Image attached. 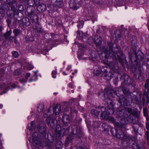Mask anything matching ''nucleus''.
Wrapping results in <instances>:
<instances>
[{
  "instance_id": "nucleus-1",
  "label": "nucleus",
  "mask_w": 149,
  "mask_h": 149,
  "mask_svg": "<svg viewBox=\"0 0 149 149\" xmlns=\"http://www.w3.org/2000/svg\"><path fill=\"white\" fill-rule=\"evenodd\" d=\"M109 47V50L107 49L105 47L102 48V52H104L105 54V57L108 59L110 58L113 59V61L111 63L112 66L114 67L117 64V62L116 58V54L113 50V44L112 42H109L108 43Z\"/></svg>"
},
{
  "instance_id": "nucleus-2",
  "label": "nucleus",
  "mask_w": 149,
  "mask_h": 149,
  "mask_svg": "<svg viewBox=\"0 0 149 149\" xmlns=\"http://www.w3.org/2000/svg\"><path fill=\"white\" fill-rule=\"evenodd\" d=\"M71 129V133L67 136L66 140V141L67 143L72 142L74 139L77 138H79L82 135L81 129L78 127L77 125H72Z\"/></svg>"
},
{
  "instance_id": "nucleus-3",
  "label": "nucleus",
  "mask_w": 149,
  "mask_h": 149,
  "mask_svg": "<svg viewBox=\"0 0 149 149\" xmlns=\"http://www.w3.org/2000/svg\"><path fill=\"white\" fill-rule=\"evenodd\" d=\"M35 8L33 7L31 12L29 13L28 16L32 22V24L33 27L37 30L38 32L41 33L42 31L41 26L39 21V17L35 14Z\"/></svg>"
},
{
  "instance_id": "nucleus-4",
  "label": "nucleus",
  "mask_w": 149,
  "mask_h": 149,
  "mask_svg": "<svg viewBox=\"0 0 149 149\" xmlns=\"http://www.w3.org/2000/svg\"><path fill=\"white\" fill-rule=\"evenodd\" d=\"M8 3L11 8V10L7 11V13L9 17H13L18 15L19 13L17 10L18 4L16 0H7Z\"/></svg>"
},
{
  "instance_id": "nucleus-5",
  "label": "nucleus",
  "mask_w": 149,
  "mask_h": 149,
  "mask_svg": "<svg viewBox=\"0 0 149 149\" xmlns=\"http://www.w3.org/2000/svg\"><path fill=\"white\" fill-rule=\"evenodd\" d=\"M101 117L102 119L107 120L112 123L115 126H120L119 123L116 122V120L113 118L109 116V114L107 112L103 111L101 113Z\"/></svg>"
},
{
  "instance_id": "nucleus-6",
  "label": "nucleus",
  "mask_w": 149,
  "mask_h": 149,
  "mask_svg": "<svg viewBox=\"0 0 149 149\" xmlns=\"http://www.w3.org/2000/svg\"><path fill=\"white\" fill-rule=\"evenodd\" d=\"M32 143L34 146H39L41 142L40 135L38 132L33 133L32 135Z\"/></svg>"
},
{
  "instance_id": "nucleus-7",
  "label": "nucleus",
  "mask_w": 149,
  "mask_h": 149,
  "mask_svg": "<svg viewBox=\"0 0 149 149\" xmlns=\"http://www.w3.org/2000/svg\"><path fill=\"white\" fill-rule=\"evenodd\" d=\"M69 4L70 8L74 10H77L81 6L80 2L78 0H70Z\"/></svg>"
},
{
  "instance_id": "nucleus-8",
  "label": "nucleus",
  "mask_w": 149,
  "mask_h": 149,
  "mask_svg": "<svg viewBox=\"0 0 149 149\" xmlns=\"http://www.w3.org/2000/svg\"><path fill=\"white\" fill-rule=\"evenodd\" d=\"M119 125L120 126H115L116 127L115 135L117 138L122 140L125 134L123 131L124 128L123 127L122 125L119 123Z\"/></svg>"
},
{
  "instance_id": "nucleus-9",
  "label": "nucleus",
  "mask_w": 149,
  "mask_h": 149,
  "mask_svg": "<svg viewBox=\"0 0 149 149\" xmlns=\"http://www.w3.org/2000/svg\"><path fill=\"white\" fill-rule=\"evenodd\" d=\"M16 86V84L14 83L10 84H8V83L6 84L5 83L0 84V90H3L2 91L3 93H5L9 89L10 86H11L12 88H15Z\"/></svg>"
},
{
  "instance_id": "nucleus-10",
  "label": "nucleus",
  "mask_w": 149,
  "mask_h": 149,
  "mask_svg": "<svg viewBox=\"0 0 149 149\" xmlns=\"http://www.w3.org/2000/svg\"><path fill=\"white\" fill-rule=\"evenodd\" d=\"M109 36L107 35L109 37H121L123 36L122 31L119 29H116L114 31L113 33L112 31H109Z\"/></svg>"
},
{
  "instance_id": "nucleus-11",
  "label": "nucleus",
  "mask_w": 149,
  "mask_h": 149,
  "mask_svg": "<svg viewBox=\"0 0 149 149\" xmlns=\"http://www.w3.org/2000/svg\"><path fill=\"white\" fill-rule=\"evenodd\" d=\"M118 102L121 105L127 106L128 104L129 100L126 96H122L119 98Z\"/></svg>"
},
{
  "instance_id": "nucleus-12",
  "label": "nucleus",
  "mask_w": 149,
  "mask_h": 149,
  "mask_svg": "<svg viewBox=\"0 0 149 149\" xmlns=\"http://www.w3.org/2000/svg\"><path fill=\"white\" fill-rule=\"evenodd\" d=\"M77 34L76 37H91L88 31L84 33L82 31L78 30L77 31Z\"/></svg>"
},
{
  "instance_id": "nucleus-13",
  "label": "nucleus",
  "mask_w": 149,
  "mask_h": 149,
  "mask_svg": "<svg viewBox=\"0 0 149 149\" xmlns=\"http://www.w3.org/2000/svg\"><path fill=\"white\" fill-rule=\"evenodd\" d=\"M22 22L23 26H28L31 25H32V22L29 18L24 17L22 19Z\"/></svg>"
},
{
  "instance_id": "nucleus-14",
  "label": "nucleus",
  "mask_w": 149,
  "mask_h": 149,
  "mask_svg": "<svg viewBox=\"0 0 149 149\" xmlns=\"http://www.w3.org/2000/svg\"><path fill=\"white\" fill-rule=\"evenodd\" d=\"M52 3L58 8H62L63 6V0H51Z\"/></svg>"
},
{
  "instance_id": "nucleus-15",
  "label": "nucleus",
  "mask_w": 149,
  "mask_h": 149,
  "mask_svg": "<svg viewBox=\"0 0 149 149\" xmlns=\"http://www.w3.org/2000/svg\"><path fill=\"white\" fill-rule=\"evenodd\" d=\"M39 132L44 136L46 135L47 133V127L45 126H39L38 127Z\"/></svg>"
},
{
  "instance_id": "nucleus-16",
  "label": "nucleus",
  "mask_w": 149,
  "mask_h": 149,
  "mask_svg": "<svg viewBox=\"0 0 149 149\" xmlns=\"http://www.w3.org/2000/svg\"><path fill=\"white\" fill-rule=\"evenodd\" d=\"M95 37H105L104 34L100 31V27L98 26V28L96 29V33L95 35Z\"/></svg>"
},
{
  "instance_id": "nucleus-17",
  "label": "nucleus",
  "mask_w": 149,
  "mask_h": 149,
  "mask_svg": "<svg viewBox=\"0 0 149 149\" xmlns=\"http://www.w3.org/2000/svg\"><path fill=\"white\" fill-rule=\"evenodd\" d=\"M136 138L134 137H132L131 136L128 135L126 134H124L122 140L123 141H130V140L133 141L135 140Z\"/></svg>"
},
{
  "instance_id": "nucleus-18",
  "label": "nucleus",
  "mask_w": 149,
  "mask_h": 149,
  "mask_svg": "<svg viewBox=\"0 0 149 149\" xmlns=\"http://www.w3.org/2000/svg\"><path fill=\"white\" fill-rule=\"evenodd\" d=\"M106 68V67L104 68H102L101 69V71L104 73V78L105 79L107 80L110 79L112 77L111 75L109 76V74L107 73V70L106 69H105V68Z\"/></svg>"
},
{
  "instance_id": "nucleus-19",
  "label": "nucleus",
  "mask_w": 149,
  "mask_h": 149,
  "mask_svg": "<svg viewBox=\"0 0 149 149\" xmlns=\"http://www.w3.org/2000/svg\"><path fill=\"white\" fill-rule=\"evenodd\" d=\"M46 9V5L43 3L40 4L37 7V9L40 12H43Z\"/></svg>"
},
{
  "instance_id": "nucleus-20",
  "label": "nucleus",
  "mask_w": 149,
  "mask_h": 149,
  "mask_svg": "<svg viewBox=\"0 0 149 149\" xmlns=\"http://www.w3.org/2000/svg\"><path fill=\"white\" fill-rule=\"evenodd\" d=\"M61 106L60 105L56 104L53 108V112L55 115H58L61 111Z\"/></svg>"
},
{
  "instance_id": "nucleus-21",
  "label": "nucleus",
  "mask_w": 149,
  "mask_h": 149,
  "mask_svg": "<svg viewBox=\"0 0 149 149\" xmlns=\"http://www.w3.org/2000/svg\"><path fill=\"white\" fill-rule=\"evenodd\" d=\"M70 120L69 116L67 115H64L62 117V120L64 123V124H67V126H68Z\"/></svg>"
},
{
  "instance_id": "nucleus-22",
  "label": "nucleus",
  "mask_w": 149,
  "mask_h": 149,
  "mask_svg": "<svg viewBox=\"0 0 149 149\" xmlns=\"http://www.w3.org/2000/svg\"><path fill=\"white\" fill-rule=\"evenodd\" d=\"M63 133L64 135H67L69 132V127L68 126H67L66 124H63Z\"/></svg>"
},
{
  "instance_id": "nucleus-23",
  "label": "nucleus",
  "mask_w": 149,
  "mask_h": 149,
  "mask_svg": "<svg viewBox=\"0 0 149 149\" xmlns=\"http://www.w3.org/2000/svg\"><path fill=\"white\" fill-rule=\"evenodd\" d=\"M146 128L147 130H149V122L146 123ZM146 137L147 140V144L149 146V132L146 131Z\"/></svg>"
},
{
  "instance_id": "nucleus-24",
  "label": "nucleus",
  "mask_w": 149,
  "mask_h": 149,
  "mask_svg": "<svg viewBox=\"0 0 149 149\" xmlns=\"http://www.w3.org/2000/svg\"><path fill=\"white\" fill-rule=\"evenodd\" d=\"M45 145L48 148L52 149L54 147V141H47L45 142Z\"/></svg>"
},
{
  "instance_id": "nucleus-25",
  "label": "nucleus",
  "mask_w": 149,
  "mask_h": 149,
  "mask_svg": "<svg viewBox=\"0 0 149 149\" xmlns=\"http://www.w3.org/2000/svg\"><path fill=\"white\" fill-rule=\"evenodd\" d=\"M124 37H137V36L134 34L133 35H132L130 34L129 32L127 30H125L124 32Z\"/></svg>"
},
{
  "instance_id": "nucleus-26",
  "label": "nucleus",
  "mask_w": 149,
  "mask_h": 149,
  "mask_svg": "<svg viewBox=\"0 0 149 149\" xmlns=\"http://www.w3.org/2000/svg\"><path fill=\"white\" fill-rule=\"evenodd\" d=\"M77 23H78L77 27L78 29L83 28L84 24V21L81 20L80 19H79L77 22Z\"/></svg>"
},
{
  "instance_id": "nucleus-27",
  "label": "nucleus",
  "mask_w": 149,
  "mask_h": 149,
  "mask_svg": "<svg viewBox=\"0 0 149 149\" xmlns=\"http://www.w3.org/2000/svg\"><path fill=\"white\" fill-rule=\"evenodd\" d=\"M100 112V111L95 109H92L91 110V114L94 116L95 117H98V115Z\"/></svg>"
},
{
  "instance_id": "nucleus-28",
  "label": "nucleus",
  "mask_w": 149,
  "mask_h": 149,
  "mask_svg": "<svg viewBox=\"0 0 149 149\" xmlns=\"http://www.w3.org/2000/svg\"><path fill=\"white\" fill-rule=\"evenodd\" d=\"M48 8L49 9V12L50 13L54 12L56 11L57 10L56 8L54 7L53 5H50L49 6Z\"/></svg>"
},
{
  "instance_id": "nucleus-29",
  "label": "nucleus",
  "mask_w": 149,
  "mask_h": 149,
  "mask_svg": "<svg viewBox=\"0 0 149 149\" xmlns=\"http://www.w3.org/2000/svg\"><path fill=\"white\" fill-rule=\"evenodd\" d=\"M63 145V144L61 141H57L56 145V149H62Z\"/></svg>"
},
{
  "instance_id": "nucleus-30",
  "label": "nucleus",
  "mask_w": 149,
  "mask_h": 149,
  "mask_svg": "<svg viewBox=\"0 0 149 149\" xmlns=\"http://www.w3.org/2000/svg\"><path fill=\"white\" fill-rule=\"evenodd\" d=\"M135 140L133 141L134 142L132 144V148L133 149H141L139 145L135 141Z\"/></svg>"
},
{
  "instance_id": "nucleus-31",
  "label": "nucleus",
  "mask_w": 149,
  "mask_h": 149,
  "mask_svg": "<svg viewBox=\"0 0 149 149\" xmlns=\"http://www.w3.org/2000/svg\"><path fill=\"white\" fill-rule=\"evenodd\" d=\"M116 3L118 6H122L125 4V0H115Z\"/></svg>"
},
{
  "instance_id": "nucleus-32",
  "label": "nucleus",
  "mask_w": 149,
  "mask_h": 149,
  "mask_svg": "<svg viewBox=\"0 0 149 149\" xmlns=\"http://www.w3.org/2000/svg\"><path fill=\"white\" fill-rule=\"evenodd\" d=\"M102 126L104 131L105 132L108 131L110 128V127L106 123H104L103 124Z\"/></svg>"
},
{
  "instance_id": "nucleus-33",
  "label": "nucleus",
  "mask_w": 149,
  "mask_h": 149,
  "mask_svg": "<svg viewBox=\"0 0 149 149\" xmlns=\"http://www.w3.org/2000/svg\"><path fill=\"white\" fill-rule=\"evenodd\" d=\"M44 109V105L43 103H40L39 104L38 107V111L39 112H42Z\"/></svg>"
},
{
  "instance_id": "nucleus-34",
  "label": "nucleus",
  "mask_w": 149,
  "mask_h": 149,
  "mask_svg": "<svg viewBox=\"0 0 149 149\" xmlns=\"http://www.w3.org/2000/svg\"><path fill=\"white\" fill-rule=\"evenodd\" d=\"M94 40L97 45H100L102 43L101 38H95Z\"/></svg>"
},
{
  "instance_id": "nucleus-35",
  "label": "nucleus",
  "mask_w": 149,
  "mask_h": 149,
  "mask_svg": "<svg viewBox=\"0 0 149 149\" xmlns=\"http://www.w3.org/2000/svg\"><path fill=\"white\" fill-rule=\"evenodd\" d=\"M136 58L135 61H139L140 62L142 61L143 59V57L140 55H138L137 54H136Z\"/></svg>"
},
{
  "instance_id": "nucleus-36",
  "label": "nucleus",
  "mask_w": 149,
  "mask_h": 149,
  "mask_svg": "<svg viewBox=\"0 0 149 149\" xmlns=\"http://www.w3.org/2000/svg\"><path fill=\"white\" fill-rule=\"evenodd\" d=\"M12 33L11 30L8 31L4 34L3 37H10V36ZM10 37H14L11 36Z\"/></svg>"
},
{
  "instance_id": "nucleus-37",
  "label": "nucleus",
  "mask_w": 149,
  "mask_h": 149,
  "mask_svg": "<svg viewBox=\"0 0 149 149\" xmlns=\"http://www.w3.org/2000/svg\"><path fill=\"white\" fill-rule=\"evenodd\" d=\"M143 114L144 116L146 117L147 120L148 121L149 120V118L148 116V111L146 109H143Z\"/></svg>"
},
{
  "instance_id": "nucleus-38",
  "label": "nucleus",
  "mask_w": 149,
  "mask_h": 149,
  "mask_svg": "<svg viewBox=\"0 0 149 149\" xmlns=\"http://www.w3.org/2000/svg\"><path fill=\"white\" fill-rule=\"evenodd\" d=\"M47 141H54V137L50 133H48L47 134Z\"/></svg>"
},
{
  "instance_id": "nucleus-39",
  "label": "nucleus",
  "mask_w": 149,
  "mask_h": 149,
  "mask_svg": "<svg viewBox=\"0 0 149 149\" xmlns=\"http://www.w3.org/2000/svg\"><path fill=\"white\" fill-rule=\"evenodd\" d=\"M104 91L106 92V93L109 96H110L112 97H114V96H113V95L110 93V90L108 91V90L107 89V88H105L104 89Z\"/></svg>"
},
{
  "instance_id": "nucleus-40",
  "label": "nucleus",
  "mask_w": 149,
  "mask_h": 149,
  "mask_svg": "<svg viewBox=\"0 0 149 149\" xmlns=\"http://www.w3.org/2000/svg\"><path fill=\"white\" fill-rule=\"evenodd\" d=\"M13 33H14L15 36H17L20 33V30L17 29H15L13 31Z\"/></svg>"
},
{
  "instance_id": "nucleus-41",
  "label": "nucleus",
  "mask_w": 149,
  "mask_h": 149,
  "mask_svg": "<svg viewBox=\"0 0 149 149\" xmlns=\"http://www.w3.org/2000/svg\"><path fill=\"white\" fill-rule=\"evenodd\" d=\"M18 10L20 12L23 11L24 10V6L22 5H19L18 7Z\"/></svg>"
},
{
  "instance_id": "nucleus-42",
  "label": "nucleus",
  "mask_w": 149,
  "mask_h": 149,
  "mask_svg": "<svg viewBox=\"0 0 149 149\" xmlns=\"http://www.w3.org/2000/svg\"><path fill=\"white\" fill-rule=\"evenodd\" d=\"M13 56L15 58H17L19 56L18 53L17 51H13L12 52Z\"/></svg>"
},
{
  "instance_id": "nucleus-43",
  "label": "nucleus",
  "mask_w": 149,
  "mask_h": 149,
  "mask_svg": "<svg viewBox=\"0 0 149 149\" xmlns=\"http://www.w3.org/2000/svg\"><path fill=\"white\" fill-rule=\"evenodd\" d=\"M5 68L4 67H2L0 69V72L1 73H0V77L3 76L4 74V72L5 71Z\"/></svg>"
},
{
  "instance_id": "nucleus-44",
  "label": "nucleus",
  "mask_w": 149,
  "mask_h": 149,
  "mask_svg": "<svg viewBox=\"0 0 149 149\" xmlns=\"http://www.w3.org/2000/svg\"><path fill=\"white\" fill-rule=\"evenodd\" d=\"M138 125L137 124H135L133 126V132L135 133H136L137 132V130L138 128Z\"/></svg>"
},
{
  "instance_id": "nucleus-45",
  "label": "nucleus",
  "mask_w": 149,
  "mask_h": 149,
  "mask_svg": "<svg viewBox=\"0 0 149 149\" xmlns=\"http://www.w3.org/2000/svg\"><path fill=\"white\" fill-rule=\"evenodd\" d=\"M108 111V113L109 114H113L114 112V109L112 108H110L109 109V110Z\"/></svg>"
},
{
  "instance_id": "nucleus-46",
  "label": "nucleus",
  "mask_w": 149,
  "mask_h": 149,
  "mask_svg": "<svg viewBox=\"0 0 149 149\" xmlns=\"http://www.w3.org/2000/svg\"><path fill=\"white\" fill-rule=\"evenodd\" d=\"M51 118L49 117H48L46 119V121L48 125H50Z\"/></svg>"
},
{
  "instance_id": "nucleus-47",
  "label": "nucleus",
  "mask_w": 149,
  "mask_h": 149,
  "mask_svg": "<svg viewBox=\"0 0 149 149\" xmlns=\"http://www.w3.org/2000/svg\"><path fill=\"white\" fill-rule=\"evenodd\" d=\"M34 5L36 6H38L40 4V0H34Z\"/></svg>"
},
{
  "instance_id": "nucleus-48",
  "label": "nucleus",
  "mask_w": 149,
  "mask_h": 149,
  "mask_svg": "<svg viewBox=\"0 0 149 149\" xmlns=\"http://www.w3.org/2000/svg\"><path fill=\"white\" fill-rule=\"evenodd\" d=\"M105 100L107 102V106L109 105V104H110L111 105V104L112 103V101L111 100L108 98L107 99H106Z\"/></svg>"
},
{
  "instance_id": "nucleus-49",
  "label": "nucleus",
  "mask_w": 149,
  "mask_h": 149,
  "mask_svg": "<svg viewBox=\"0 0 149 149\" xmlns=\"http://www.w3.org/2000/svg\"><path fill=\"white\" fill-rule=\"evenodd\" d=\"M57 72L56 71H52V77L53 78H56V75L57 74Z\"/></svg>"
},
{
  "instance_id": "nucleus-50",
  "label": "nucleus",
  "mask_w": 149,
  "mask_h": 149,
  "mask_svg": "<svg viewBox=\"0 0 149 149\" xmlns=\"http://www.w3.org/2000/svg\"><path fill=\"white\" fill-rule=\"evenodd\" d=\"M123 56L121 55L120 56L118 55V60L120 62H122L123 60Z\"/></svg>"
},
{
  "instance_id": "nucleus-51",
  "label": "nucleus",
  "mask_w": 149,
  "mask_h": 149,
  "mask_svg": "<svg viewBox=\"0 0 149 149\" xmlns=\"http://www.w3.org/2000/svg\"><path fill=\"white\" fill-rule=\"evenodd\" d=\"M95 75L97 76L99 75L100 73V72L99 70H97L96 71H94Z\"/></svg>"
},
{
  "instance_id": "nucleus-52",
  "label": "nucleus",
  "mask_w": 149,
  "mask_h": 149,
  "mask_svg": "<svg viewBox=\"0 0 149 149\" xmlns=\"http://www.w3.org/2000/svg\"><path fill=\"white\" fill-rule=\"evenodd\" d=\"M6 22L8 26V27H10V25L11 24V20L10 19H7L6 20Z\"/></svg>"
},
{
  "instance_id": "nucleus-53",
  "label": "nucleus",
  "mask_w": 149,
  "mask_h": 149,
  "mask_svg": "<svg viewBox=\"0 0 149 149\" xmlns=\"http://www.w3.org/2000/svg\"><path fill=\"white\" fill-rule=\"evenodd\" d=\"M19 81L22 83L26 82L27 81L26 79L25 78H22L19 79Z\"/></svg>"
},
{
  "instance_id": "nucleus-54",
  "label": "nucleus",
  "mask_w": 149,
  "mask_h": 149,
  "mask_svg": "<svg viewBox=\"0 0 149 149\" xmlns=\"http://www.w3.org/2000/svg\"><path fill=\"white\" fill-rule=\"evenodd\" d=\"M55 120L54 119H52V120L51 123L52 124V125H50V126L52 127H53V126H54V123H55Z\"/></svg>"
},
{
  "instance_id": "nucleus-55",
  "label": "nucleus",
  "mask_w": 149,
  "mask_h": 149,
  "mask_svg": "<svg viewBox=\"0 0 149 149\" xmlns=\"http://www.w3.org/2000/svg\"><path fill=\"white\" fill-rule=\"evenodd\" d=\"M149 83L147 82L145 84V88L146 89H148L149 88Z\"/></svg>"
},
{
  "instance_id": "nucleus-56",
  "label": "nucleus",
  "mask_w": 149,
  "mask_h": 149,
  "mask_svg": "<svg viewBox=\"0 0 149 149\" xmlns=\"http://www.w3.org/2000/svg\"><path fill=\"white\" fill-rule=\"evenodd\" d=\"M30 38H26V41L27 42H30L31 41H33L34 40V38H31V40L30 39Z\"/></svg>"
},
{
  "instance_id": "nucleus-57",
  "label": "nucleus",
  "mask_w": 149,
  "mask_h": 149,
  "mask_svg": "<svg viewBox=\"0 0 149 149\" xmlns=\"http://www.w3.org/2000/svg\"><path fill=\"white\" fill-rule=\"evenodd\" d=\"M51 36L52 37H56V36H57V34L55 33H51Z\"/></svg>"
},
{
  "instance_id": "nucleus-58",
  "label": "nucleus",
  "mask_w": 149,
  "mask_h": 149,
  "mask_svg": "<svg viewBox=\"0 0 149 149\" xmlns=\"http://www.w3.org/2000/svg\"><path fill=\"white\" fill-rule=\"evenodd\" d=\"M30 76V74L29 73H27L25 76V78L26 80H27L28 77Z\"/></svg>"
},
{
  "instance_id": "nucleus-59",
  "label": "nucleus",
  "mask_w": 149,
  "mask_h": 149,
  "mask_svg": "<svg viewBox=\"0 0 149 149\" xmlns=\"http://www.w3.org/2000/svg\"><path fill=\"white\" fill-rule=\"evenodd\" d=\"M35 125V124L34 122L33 121H31V128H34Z\"/></svg>"
},
{
  "instance_id": "nucleus-60",
  "label": "nucleus",
  "mask_w": 149,
  "mask_h": 149,
  "mask_svg": "<svg viewBox=\"0 0 149 149\" xmlns=\"http://www.w3.org/2000/svg\"><path fill=\"white\" fill-rule=\"evenodd\" d=\"M128 111L129 113H132L134 115H136V113H133V112H132V110L131 109H128Z\"/></svg>"
},
{
  "instance_id": "nucleus-61",
  "label": "nucleus",
  "mask_w": 149,
  "mask_h": 149,
  "mask_svg": "<svg viewBox=\"0 0 149 149\" xmlns=\"http://www.w3.org/2000/svg\"><path fill=\"white\" fill-rule=\"evenodd\" d=\"M84 0V1L85 3L86 4H88L91 1V0Z\"/></svg>"
},
{
  "instance_id": "nucleus-62",
  "label": "nucleus",
  "mask_w": 149,
  "mask_h": 149,
  "mask_svg": "<svg viewBox=\"0 0 149 149\" xmlns=\"http://www.w3.org/2000/svg\"><path fill=\"white\" fill-rule=\"evenodd\" d=\"M9 38V40H14V41H15V43H16V39H15V38H12L13 39H10V38Z\"/></svg>"
},
{
  "instance_id": "nucleus-63",
  "label": "nucleus",
  "mask_w": 149,
  "mask_h": 149,
  "mask_svg": "<svg viewBox=\"0 0 149 149\" xmlns=\"http://www.w3.org/2000/svg\"><path fill=\"white\" fill-rule=\"evenodd\" d=\"M74 43L75 44H77V45H79V47H81V44H79L77 42H75ZM81 47H82V46H81Z\"/></svg>"
},
{
  "instance_id": "nucleus-64",
  "label": "nucleus",
  "mask_w": 149,
  "mask_h": 149,
  "mask_svg": "<svg viewBox=\"0 0 149 149\" xmlns=\"http://www.w3.org/2000/svg\"><path fill=\"white\" fill-rule=\"evenodd\" d=\"M68 86L71 88H73V86L72 84L71 83H70L68 85Z\"/></svg>"
}]
</instances>
